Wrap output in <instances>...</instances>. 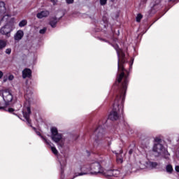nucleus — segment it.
<instances>
[{"label": "nucleus", "mask_w": 179, "mask_h": 179, "mask_svg": "<svg viewBox=\"0 0 179 179\" xmlns=\"http://www.w3.org/2000/svg\"><path fill=\"white\" fill-rule=\"evenodd\" d=\"M106 122H107V120L105 121V124H106Z\"/></svg>", "instance_id": "nucleus-47"}, {"label": "nucleus", "mask_w": 179, "mask_h": 179, "mask_svg": "<svg viewBox=\"0 0 179 179\" xmlns=\"http://www.w3.org/2000/svg\"><path fill=\"white\" fill-rule=\"evenodd\" d=\"M102 20L105 24H107L108 23V19H107V17L106 16L103 17Z\"/></svg>", "instance_id": "nucleus-27"}, {"label": "nucleus", "mask_w": 179, "mask_h": 179, "mask_svg": "<svg viewBox=\"0 0 179 179\" xmlns=\"http://www.w3.org/2000/svg\"><path fill=\"white\" fill-rule=\"evenodd\" d=\"M138 162L141 164V167L142 169H145L143 164H142V162H148V160L146 159V157H145L143 155H139V161Z\"/></svg>", "instance_id": "nucleus-20"}, {"label": "nucleus", "mask_w": 179, "mask_h": 179, "mask_svg": "<svg viewBox=\"0 0 179 179\" xmlns=\"http://www.w3.org/2000/svg\"><path fill=\"white\" fill-rule=\"evenodd\" d=\"M6 47V41L3 40H0V50L5 48Z\"/></svg>", "instance_id": "nucleus-23"}, {"label": "nucleus", "mask_w": 179, "mask_h": 179, "mask_svg": "<svg viewBox=\"0 0 179 179\" xmlns=\"http://www.w3.org/2000/svg\"><path fill=\"white\" fill-rule=\"evenodd\" d=\"M87 174H91L90 165H83L75 169L73 179L76 178V177H80L82 176H87Z\"/></svg>", "instance_id": "nucleus-7"}, {"label": "nucleus", "mask_w": 179, "mask_h": 179, "mask_svg": "<svg viewBox=\"0 0 179 179\" xmlns=\"http://www.w3.org/2000/svg\"><path fill=\"white\" fill-rule=\"evenodd\" d=\"M99 2L101 6H104V5L107 4V0H99Z\"/></svg>", "instance_id": "nucleus-26"}, {"label": "nucleus", "mask_w": 179, "mask_h": 179, "mask_svg": "<svg viewBox=\"0 0 179 179\" xmlns=\"http://www.w3.org/2000/svg\"><path fill=\"white\" fill-rule=\"evenodd\" d=\"M31 113V111L30 110V106H26V104H25L22 110V114H23L24 118L26 120V122L28 124V125H29V127H31L32 129L35 131L36 135H38V136H40L42 141H44L45 138L41 136V134L40 133V131H37V129H36V127H33V126H31V120H30Z\"/></svg>", "instance_id": "nucleus-6"}, {"label": "nucleus", "mask_w": 179, "mask_h": 179, "mask_svg": "<svg viewBox=\"0 0 179 179\" xmlns=\"http://www.w3.org/2000/svg\"><path fill=\"white\" fill-rule=\"evenodd\" d=\"M27 24V20H22L19 23V27H24Z\"/></svg>", "instance_id": "nucleus-22"}, {"label": "nucleus", "mask_w": 179, "mask_h": 179, "mask_svg": "<svg viewBox=\"0 0 179 179\" xmlns=\"http://www.w3.org/2000/svg\"><path fill=\"white\" fill-rule=\"evenodd\" d=\"M12 52V50L10 48H8L6 50V54H10Z\"/></svg>", "instance_id": "nucleus-33"}, {"label": "nucleus", "mask_w": 179, "mask_h": 179, "mask_svg": "<svg viewBox=\"0 0 179 179\" xmlns=\"http://www.w3.org/2000/svg\"><path fill=\"white\" fill-rule=\"evenodd\" d=\"M8 80H13V79H15V76H13V75H12V74H10L9 76H8Z\"/></svg>", "instance_id": "nucleus-32"}, {"label": "nucleus", "mask_w": 179, "mask_h": 179, "mask_svg": "<svg viewBox=\"0 0 179 179\" xmlns=\"http://www.w3.org/2000/svg\"><path fill=\"white\" fill-rule=\"evenodd\" d=\"M45 31H47V27H44L43 29L39 31L40 34H45Z\"/></svg>", "instance_id": "nucleus-28"}, {"label": "nucleus", "mask_w": 179, "mask_h": 179, "mask_svg": "<svg viewBox=\"0 0 179 179\" xmlns=\"http://www.w3.org/2000/svg\"><path fill=\"white\" fill-rule=\"evenodd\" d=\"M105 134L104 131V123L99 122V126L94 130L91 139H94V146L97 148L103 143V136Z\"/></svg>", "instance_id": "nucleus-3"}, {"label": "nucleus", "mask_w": 179, "mask_h": 179, "mask_svg": "<svg viewBox=\"0 0 179 179\" xmlns=\"http://www.w3.org/2000/svg\"><path fill=\"white\" fill-rule=\"evenodd\" d=\"M165 170L168 174H173V171H174V169H173V165L170 164L166 166Z\"/></svg>", "instance_id": "nucleus-19"}, {"label": "nucleus", "mask_w": 179, "mask_h": 179, "mask_svg": "<svg viewBox=\"0 0 179 179\" xmlns=\"http://www.w3.org/2000/svg\"><path fill=\"white\" fill-rule=\"evenodd\" d=\"M3 99L6 103V106H9V103L13 100V96L9 91H3L2 94Z\"/></svg>", "instance_id": "nucleus-9"}, {"label": "nucleus", "mask_w": 179, "mask_h": 179, "mask_svg": "<svg viewBox=\"0 0 179 179\" xmlns=\"http://www.w3.org/2000/svg\"><path fill=\"white\" fill-rule=\"evenodd\" d=\"M51 132V138L57 143L59 149H64L65 147V139L62 138V134L58 133V129L57 127H51L50 129Z\"/></svg>", "instance_id": "nucleus-4"}, {"label": "nucleus", "mask_w": 179, "mask_h": 179, "mask_svg": "<svg viewBox=\"0 0 179 179\" xmlns=\"http://www.w3.org/2000/svg\"><path fill=\"white\" fill-rule=\"evenodd\" d=\"M101 166H104V161H100V162H92L90 164L91 175L97 176V174H102V176H105L106 178L122 179L121 172H120L119 170H106L103 169Z\"/></svg>", "instance_id": "nucleus-2"}, {"label": "nucleus", "mask_w": 179, "mask_h": 179, "mask_svg": "<svg viewBox=\"0 0 179 179\" xmlns=\"http://www.w3.org/2000/svg\"><path fill=\"white\" fill-rule=\"evenodd\" d=\"M31 96H33V92L31 91L27 90L24 95V98L26 100H30V99H31Z\"/></svg>", "instance_id": "nucleus-21"}, {"label": "nucleus", "mask_w": 179, "mask_h": 179, "mask_svg": "<svg viewBox=\"0 0 179 179\" xmlns=\"http://www.w3.org/2000/svg\"><path fill=\"white\" fill-rule=\"evenodd\" d=\"M117 54L118 71L122 72L117 75V80L113 85V89H117V94L113 103V110L108 115V120L111 121H117L120 118V115L124 113V102L125 101V94L129 83V71L124 68V64L127 62L125 59V53L122 49H120L119 46H113Z\"/></svg>", "instance_id": "nucleus-1"}, {"label": "nucleus", "mask_w": 179, "mask_h": 179, "mask_svg": "<svg viewBox=\"0 0 179 179\" xmlns=\"http://www.w3.org/2000/svg\"><path fill=\"white\" fill-rule=\"evenodd\" d=\"M43 142L48 145V146H49L53 153V155H55V156H58V150H57V148H55V146H54V144L52 143H51V141L47 138H43Z\"/></svg>", "instance_id": "nucleus-11"}, {"label": "nucleus", "mask_w": 179, "mask_h": 179, "mask_svg": "<svg viewBox=\"0 0 179 179\" xmlns=\"http://www.w3.org/2000/svg\"><path fill=\"white\" fill-rule=\"evenodd\" d=\"M6 12V7L5 6V2L0 1V20L3 19V15Z\"/></svg>", "instance_id": "nucleus-12"}, {"label": "nucleus", "mask_w": 179, "mask_h": 179, "mask_svg": "<svg viewBox=\"0 0 179 179\" xmlns=\"http://www.w3.org/2000/svg\"><path fill=\"white\" fill-rule=\"evenodd\" d=\"M142 17H143V16L142 15V14H138L137 17H136V22H141V20H142Z\"/></svg>", "instance_id": "nucleus-25"}, {"label": "nucleus", "mask_w": 179, "mask_h": 179, "mask_svg": "<svg viewBox=\"0 0 179 179\" xmlns=\"http://www.w3.org/2000/svg\"><path fill=\"white\" fill-rule=\"evenodd\" d=\"M2 76H3V73L0 71V79H2Z\"/></svg>", "instance_id": "nucleus-38"}, {"label": "nucleus", "mask_w": 179, "mask_h": 179, "mask_svg": "<svg viewBox=\"0 0 179 179\" xmlns=\"http://www.w3.org/2000/svg\"><path fill=\"white\" fill-rule=\"evenodd\" d=\"M72 179H73V178H72Z\"/></svg>", "instance_id": "nucleus-50"}, {"label": "nucleus", "mask_w": 179, "mask_h": 179, "mask_svg": "<svg viewBox=\"0 0 179 179\" xmlns=\"http://www.w3.org/2000/svg\"><path fill=\"white\" fill-rule=\"evenodd\" d=\"M110 40H112L113 43H117V42L118 41V39L111 36L110 37Z\"/></svg>", "instance_id": "nucleus-31"}, {"label": "nucleus", "mask_w": 179, "mask_h": 179, "mask_svg": "<svg viewBox=\"0 0 179 179\" xmlns=\"http://www.w3.org/2000/svg\"><path fill=\"white\" fill-rule=\"evenodd\" d=\"M175 170L177 173H179V164L175 166Z\"/></svg>", "instance_id": "nucleus-34"}, {"label": "nucleus", "mask_w": 179, "mask_h": 179, "mask_svg": "<svg viewBox=\"0 0 179 179\" xmlns=\"http://www.w3.org/2000/svg\"><path fill=\"white\" fill-rule=\"evenodd\" d=\"M49 15H50V11L43 10L36 15V17H38V19H43V17H47V16H49Z\"/></svg>", "instance_id": "nucleus-17"}, {"label": "nucleus", "mask_w": 179, "mask_h": 179, "mask_svg": "<svg viewBox=\"0 0 179 179\" xmlns=\"http://www.w3.org/2000/svg\"><path fill=\"white\" fill-rule=\"evenodd\" d=\"M60 166H61V175L64 174V169H65V166H66V158L64 157L62 159L59 160Z\"/></svg>", "instance_id": "nucleus-18"}, {"label": "nucleus", "mask_w": 179, "mask_h": 179, "mask_svg": "<svg viewBox=\"0 0 179 179\" xmlns=\"http://www.w3.org/2000/svg\"><path fill=\"white\" fill-rule=\"evenodd\" d=\"M15 18L11 19V22L7 23L5 26L1 28L0 33L6 37H10V31L13 30V22Z\"/></svg>", "instance_id": "nucleus-8"}, {"label": "nucleus", "mask_w": 179, "mask_h": 179, "mask_svg": "<svg viewBox=\"0 0 179 179\" xmlns=\"http://www.w3.org/2000/svg\"><path fill=\"white\" fill-rule=\"evenodd\" d=\"M104 27H106V24L104 25Z\"/></svg>", "instance_id": "nucleus-48"}, {"label": "nucleus", "mask_w": 179, "mask_h": 179, "mask_svg": "<svg viewBox=\"0 0 179 179\" xmlns=\"http://www.w3.org/2000/svg\"><path fill=\"white\" fill-rule=\"evenodd\" d=\"M24 36V32L22 30H18L16 34L14 35V39L15 41H20L23 36Z\"/></svg>", "instance_id": "nucleus-14"}, {"label": "nucleus", "mask_w": 179, "mask_h": 179, "mask_svg": "<svg viewBox=\"0 0 179 179\" xmlns=\"http://www.w3.org/2000/svg\"><path fill=\"white\" fill-rule=\"evenodd\" d=\"M27 78H31V70L30 69H24L22 71V78L26 79Z\"/></svg>", "instance_id": "nucleus-16"}, {"label": "nucleus", "mask_w": 179, "mask_h": 179, "mask_svg": "<svg viewBox=\"0 0 179 179\" xmlns=\"http://www.w3.org/2000/svg\"><path fill=\"white\" fill-rule=\"evenodd\" d=\"M141 163H142L144 168L146 167V169H152L157 167V162L150 161H141Z\"/></svg>", "instance_id": "nucleus-10"}, {"label": "nucleus", "mask_w": 179, "mask_h": 179, "mask_svg": "<svg viewBox=\"0 0 179 179\" xmlns=\"http://www.w3.org/2000/svg\"><path fill=\"white\" fill-rule=\"evenodd\" d=\"M8 81V77L4 76L3 78V82H7Z\"/></svg>", "instance_id": "nucleus-37"}, {"label": "nucleus", "mask_w": 179, "mask_h": 179, "mask_svg": "<svg viewBox=\"0 0 179 179\" xmlns=\"http://www.w3.org/2000/svg\"><path fill=\"white\" fill-rule=\"evenodd\" d=\"M113 153H115V155H116L117 163L121 164L124 162V160L122 159V157L121 156V155L122 154V150H120L119 152L113 151Z\"/></svg>", "instance_id": "nucleus-15"}, {"label": "nucleus", "mask_w": 179, "mask_h": 179, "mask_svg": "<svg viewBox=\"0 0 179 179\" xmlns=\"http://www.w3.org/2000/svg\"><path fill=\"white\" fill-rule=\"evenodd\" d=\"M50 1L52 2V3H53V5H55V3H57L56 0H50Z\"/></svg>", "instance_id": "nucleus-39"}, {"label": "nucleus", "mask_w": 179, "mask_h": 179, "mask_svg": "<svg viewBox=\"0 0 179 179\" xmlns=\"http://www.w3.org/2000/svg\"><path fill=\"white\" fill-rule=\"evenodd\" d=\"M58 22H59V18H57V17H51L49 20V24L52 29H55Z\"/></svg>", "instance_id": "nucleus-13"}, {"label": "nucleus", "mask_w": 179, "mask_h": 179, "mask_svg": "<svg viewBox=\"0 0 179 179\" xmlns=\"http://www.w3.org/2000/svg\"><path fill=\"white\" fill-rule=\"evenodd\" d=\"M155 143H162L163 141L159 137H156L155 139Z\"/></svg>", "instance_id": "nucleus-24"}, {"label": "nucleus", "mask_w": 179, "mask_h": 179, "mask_svg": "<svg viewBox=\"0 0 179 179\" xmlns=\"http://www.w3.org/2000/svg\"><path fill=\"white\" fill-rule=\"evenodd\" d=\"M152 151L156 153V156H164V159H170V154L162 143H154Z\"/></svg>", "instance_id": "nucleus-5"}, {"label": "nucleus", "mask_w": 179, "mask_h": 179, "mask_svg": "<svg viewBox=\"0 0 179 179\" xmlns=\"http://www.w3.org/2000/svg\"><path fill=\"white\" fill-rule=\"evenodd\" d=\"M65 1H66V3H67V5H72V3H73L75 0H65Z\"/></svg>", "instance_id": "nucleus-29"}, {"label": "nucleus", "mask_w": 179, "mask_h": 179, "mask_svg": "<svg viewBox=\"0 0 179 179\" xmlns=\"http://www.w3.org/2000/svg\"><path fill=\"white\" fill-rule=\"evenodd\" d=\"M0 110H5V107H3V106H0Z\"/></svg>", "instance_id": "nucleus-41"}, {"label": "nucleus", "mask_w": 179, "mask_h": 179, "mask_svg": "<svg viewBox=\"0 0 179 179\" xmlns=\"http://www.w3.org/2000/svg\"><path fill=\"white\" fill-rule=\"evenodd\" d=\"M108 146H110V145H111V143L110 141H108Z\"/></svg>", "instance_id": "nucleus-42"}, {"label": "nucleus", "mask_w": 179, "mask_h": 179, "mask_svg": "<svg viewBox=\"0 0 179 179\" xmlns=\"http://www.w3.org/2000/svg\"><path fill=\"white\" fill-rule=\"evenodd\" d=\"M132 65H134V58H131V62L129 63V71L132 69Z\"/></svg>", "instance_id": "nucleus-30"}, {"label": "nucleus", "mask_w": 179, "mask_h": 179, "mask_svg": "<svg viewBox=\"0 0 179 179\" xmlns=\"http://www.w3.org/2000/svg\"><path fill=\"white\" fill-rule=\"evenodd\" d=\"M134 153V150L132 148H130L129 150V155H132Z\"/></svg>", "instance_id": "nucleus-36"}, {"label": "nucleus", "mask_w": 179, "mask_h": 179, "mask_svg": "<svg viewBox=\"0 0 179 179\" xmlns=\"http://www.w3.org/2000/svg\"><path fill=\"white\" fill-rule=\"evenodd\" d=\"M18 118H20V120H22V117H19V115L17 116Z\"/></svg>", "instance_id": "nucleus-46"}, {"label": "nucleus", "mask_w": 179, "mask_h": 179, "mask_svg": "<svg viewBox=\"0 0 179 179\" xmlns=\"http://www.w3.org/2000/svg\"><path fill=\"white\" fill-rule=\"evenodd\" d=\"M72 179H73V178H72Z\"/></svg>", "instance_id": "nucleus-49"}, {"label": "nucleus", "mask_w": 179, "mask_h": 179, "mask_svg": "<svg viewBox=\"0 0 179 179\" xmlns=\"http://www.w3.org/2000/svg\"><path fill=\"white\" fill-rule=\"evenodd\" d=\"M8 113H13V111H15V109L10 108H8Z\"/></svg>", "instance_id": "nucleus-35"}, {"label": "nucleus", "mask_w": 179, "mask_h": 179, "mask_svg": "<svg viewBox=\"0 0 179 179\" xmlns=\"http://www.w3.org/2000/svg\"><path fill=\"white\" fill-rule=\"evenodd\" d=\"M117 36L120 35V30H117Z\"/></svg>", "instance_id": "nucleus-44"}, {"label": "nucleus", "mask_w": 179, "mask_h": 179, "mask_svg": "<svg viewBox=\"0 0 179 179\" xmlns=\"http://www.w3.org/2000/svg\"><path fill=\"white\" fill-rule=\"evenodd\" d=\"M13 114L14 115H17V117L18 116L16 113H13Z\"/></svg>", "instance_id": "nucleus-45"}, {"label": "nucleus", "mask_w": 179, "mask_h": 179, "mask_svg": "<svg viewBox=\"0 0 179 179\" xmlns=\"http://www.w3.org/2000/svg\"><path fill=\"white\" fill-rule=\"evenodd\" d=\"M170 2H174L176 0H169Z\"/></svg>", "instance_id": "nucleus-43"}, {"label": "nucleus", "mask_w": 179, "mask_h": 179, "mask_svg": "<svg viewBox=\"0 0 179 179\" xmlns=\"http://www.w3.org/2000/svg\"><path fill=\"white\" fill-rule=\"evenodd\" d=\"M152 13H155V11H153V7L151 8V11L149 13V15H152Z\"/></svg>", "instance_id": "nucleus-40"}]
</instances>
